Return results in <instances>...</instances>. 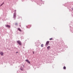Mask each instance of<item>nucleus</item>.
Returning a JSON list of instances; mask_svg holds the SVG:
<instances>
[{
  "mask_svg": "<svg viewBox=\"0 0 73 73\" xmlns=\"http://www.w3.org/2000/svg\"><path fill=\"white\" fill-rule=\"evenodd\" d=\"M18 53V52H16V53Z\"/></svg>",
  "mask_w": 73,
  "mask_h": 73,
  "instance_id": "f3484780",
  "label": "nucleus"
},
{
  "mask_svg": "<svg viewBox=\"0 0 73 73\" xmlns=\"http://www.w3.org/2000/svg\"><path fill=\"white\" fill-rule=\"evenodd\" d=\"M16 13H14L13 18L15 20L16 19Z\"/></svg>",
  "mask_w": 73,
  "mask_h": 73,
  "instance_id": "f257e3e1",
  "label": "nucleus"
},
{
  "mask_svg": "<svg viewBox=\"0 0 73 73\" xmlns=\"http://www.w3.org/2000/svg\"><path fill=\"white\" fill-rule=\"evenodd\" d=\"M0 54L1 55V56H3V54H4V53L3 52H1L0 53Z\"/></svg>",
  "mask_w": 73,
  "mask_h": 73,
  "instance_id": "423d86ee",
  "label": "nucleus"
},
{
  "mask_svg": "<svg viewBox=\"0 0 73 73\" xmlns=\"http://www.w3.org/2000/svg\"><path fill=\"white\" fill-rule=\"evenodd\" d=\"M53 40V38H51L50 39V40Z\"/></svg>",
  "mask_w": 73,
  "mask_h": 73,
  "instance_id": "f8f14e48",
  "label": "nucleus"
},
{
  "mask_svg": "<svg viewBox=\"0 0 73 73\" xmlns=\"http://www.w3.org/2000/svg\"><path fill=\"white\" fill-rule=\"evenodd\" d=\"M41 47H43V44H41Z\"/></svg>",
  "mask_w": 73,
  "mask_h": 73,
  "instance_id": "9b49d317",
  "label": "nucleus"
},
{
  "mask_svg": "<svg viewBox=\"0 0 73 73\" xmlns=\"http://www.w3.org/2000/svg\"><path fill=\"white\" fill-rule=\"evenodd\" d=\"M3 4H4V3H3L1 5H0V7H1V6H2V5H3Z\"/></svg>",
  "mask_w": 73,
  "mask_h": 73,
  "instance_id": "9d476101",
  "label": "nucleus"
},
{
  "mask_svg": "<svg viewBox=\"0 0 73 73\" xmlns=\"http://www.w3.org/2000/svg\"><path fill=\"white\" fill-rule=\"evenodd\" d=\"M21 70H23V68H21Z\"/></svg>",
  "mask_w": 73,
  "mask_h": 73,
  "instance_id": "ddd939ff",
  "label": "nucleus"
},
{
  "mask_svg": "<svg viewBox=\"0 0 73 73\" xmlns=\"http://www.w3.org/2000/svg\"><path fill=\"white\" fill-rule=\"evenodd\" d=\"M18 30L19 31H20V32H21V29L19 28H18Z\"/></svg>",
  "mask_w": 73,
  "mask_h": 73,
  "instance_id": "0eeeda50",
  "label": "nucleus"
},
{
  "mask_svg": "<svg viewBox=\"0 0 73 73\" xmlns=\"http://www.w3.org/2000/svg\"><path fill=\"white\" fill-rule=\"evenodd\" d=\"M25 61H26V62H27L29 63V64H31V62H30V61H29V60H25Z\"/></svg>",
  "mask_w": 73,
  "mask_h": 73,
  "instance_id": "7ed1b4c3",
  "label": "nucleus"
},
{
  "mask_svg": "<svg viewBox=\"0 0 73 73\" xmlns=\"http://www.w3.org/2000/svg\"><path fill=\"white\" fill-rule=\"evenodd\" d=\"M15 24L16 25H17V23H16Z\"/></svg>",
  "mask_w": 73,
  "mask_h": 73,
  "instance_id": "2eb2a0df",
  "label": "nucleus"
},
{
  "mask_svg": "<svg viewBox=\"0 0 73 73\" xmlns=\"http://www.w3.org/2000/svg\"><path fill=\"white\" fill-rule=\"evenodd\" d=\"M14 11H15V12H16V10H15Z\"/></svg>",
  "mask_w": 73,
  "mask_h": 73,
  "instance_id": "dca6fc26",
  "label": "nucleus"
},
{
  "mask_svg": "<svg viewBox=\"0 0 73 73\" xmlns=\"http://www.w3.org/2000/svg\"><path fill=\"white\" fill-rule=\"evenodd\" d=\"M5 26L6 27H7L8 28H10V26L8 25H6Z\"/></svg>",
  "mask_w": 73,
  "mask_h": 73,
  "instance_id": "39448f33",
  "label": "nucleus"
},
{
  "mask_svg": "<svg viewBox=\"0 0 73 73\" xmlns=\"http://www.w3.org/2000/svg\"><path fill=\"white\" fill-rule=\"evenodd\" d=\"M72 9V10H73V9Z\"/></svg>",
  "mask_w": 73,
  "mask_h": 73,
  "instance_id": "6ab92c4d",
  "label": "nucleus"
},
{
  "mask_svg": "<svg viewBox=\"0 0 73 73\" xmlns=\"http://www.w3.org/2000/svg\"><path fill=\"white\" fill-rule=\"evenodd\" d=\"M63 69H66V67L64 66V67H63Z\"/></svg>",
  "mask_w": 73,
  "mask_h": 73,
  "instance_id": "1a4fd4ad",
  "label": "nucleus"
},
{
  "mask_svg": "<svg viewBox=\"0 0 73 73\" xmlns=\"http://www.w3.org/2000/svg\"><path fill=\"white\" fill-rule=\"evenodd\" d=\"M49 43V41H47L46 42V45L47 46H48Z\"/></svg>",
  "mask_w": 73,
  "mask_h": 73,
  "instance_id": "20e7f679",
  "label": "nucleus"
},
{
  "mask_svg": "<svg viewBox=\"0 0 73 73\" xmlns=\"http://www.w3.org/2000/svg\"><path fill=\"white\" fill-rule=\"evenodd\" d=\"M50 46H48L47 47V49H49V48H50Z\"/></svg>",
  "mask_w": 73,
  "mask_h": 73,
  "instance_id": "6e6552de",
  "label": "nucleus"
},
{
  "mask_svg": "<svg viewBox=\"0 0 73 73\" xmlns=\"http://www.w3.org/2000/svg\"><path fill=\"white\" fill-rule=\"evenodd\" d=\"M17 42L19 45H21L22 44L21 43V42L20 40L17 41Z\"/></svg>",
  "mask_w": 73,
  "mask_h": 73,
  "instance_id": "f03ea898",
  "label": "nucleus"
},
{
  "mask_svg": "<svg viewBox=\"0 0 73 73\" xmlns=\"http://www.w3.org/2000/svg\"><path fill=\"white\" fill-rule=\"evenodd\" d=\"M33 54H35V52H34V51H33Z\"/></svg>",
  "mask_w": 73,
  "mask_h": 73,
  "instance_id": "4468645a",
  "label": "nucleus"
},
{
  "mask_svg": "<svg viewBox=\"0 0 73 73\" xmlns=\"http://www.w3.org/2000/svg\"><path fill=\"white\" fill-rule=\"evenodd\" d=\"M19 26H20V27H21V25H19Z\"/></svg>",
  "mask_w": 73,
  "mask_h": 73,
  "instance_id": "a211bd4d",
  "label": "nucleus"
}]
</instances>
